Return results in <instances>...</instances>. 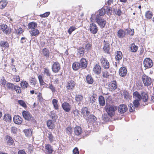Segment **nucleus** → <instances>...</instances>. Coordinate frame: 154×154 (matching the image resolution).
Returning <instances> with one entry per match:
<instances>
[{
	"mask_svg": "<svg viewBox=\"0 0 154 154\" xmlns=\"http://www.w3.org/2000/svg\"><path fill=\"white\" fill-rule=\"evenodd\" d=\"M77 28H76L75 27L71 26L69 28V29L68 30V32L69 34H71L72 32L75 30Z\"/></svg>",
	"mask_w": 154,
	"mask_h": 154,
	"instance_id": "47",
	"label": "nucleus"
},
{
	"mask_svg": "<svg viewBox=\"0 0 154 154\" xmlns=\"http://www.w3.org/2000/svg\"><path fill=\"white\" fill-rule=\"evenodd\" d=\"M96 97H95L94 96H93L89 98V100L90 101V103L91 104H93L94 103L96 100Z\"/></svg>",
	"mask_w": 154,
	"mask_h": 154,
	"instance_id": "50",
	"label": "nucleus"
},
{
	"mask_svg": "<svg viewBox=\"0 0 154 154\" xmlns=\"http://www.w3.org/2000/svg\"><path fill=\"white\" fill-rule=\"evenodd\" d=\"M0 45L1 46L5 48H7L8 47V43L7 42L2 41L0 42Z\"/></svg>",
	"mask_w": 154,
	"mask_h": 154,
	"instance_id": "45",
	"label": "nucleus"
},
{
	"mask_svg": "<svg viewBox=\"0 0 154 154\" xmlns=\"http://www.w3.org/2000/svg\"><path fill=\"white\" fill-rule=\"evenodd\" d=\"M101 64L102 66L106 69H108L109 67V63L105 58L102 57L100 59Z\"/></svg>",
	"mask_w": 154,
	"mask_h": 154,
	"instance_id": "5",
	"label": "nucleus"
},
{
	"mask_svg": "<svg viewBox=\"0 0 154 154\" xmlns=\"http://www.w3.org/2000/svg\"><path fill=\"white\" fill-rule=\"evenodd\" d=\"M152 15V12L150 11H147L145 13V16L146 17L147 19L151 18Z\"/></svg>",
	"mask_w": 154,
	"mask_h": 154,
	"instance_id": "42",
	"label": "nucleus"
},
{
	"mask_svg": "<svg viewBox=\"0 0 154 154\" xmlns=\"http://www.w3.org/2000/svg\"><path fill=\"white\" fill-rule=\"evenodd\" d=\"M15 85H13L12 83H8L7 84V87L11 89L12 90H13L14 88L15 87Z\"/></svg>",
	"mask_w": 154,
	"mask_h": 154,
	"instance_id": "55",
	"label": "nucleus"
},
{
	"mask_svg": "<svg viewBox=\"0 0 154 154\" xmlns=\"http://www.w3.org/2000/svg\"><path fill=\"white\" fill-rule=\"evenodd\" d=\"M23 116L24 119L28 121H32L33 120V117L30 113L28 111H23L22 112Z\"/></svg>",
	"mask_w": 154,
	"mask_h": 154,
	"instance_id": "10",
	"label": "nucleus"
},
{
	"mask_svg": "<svg viewBox=\"0 0 154 154\" xmlns=\"http://www.w3.org/2000/svg\"><path fill=\"white\" fill-rule=\"evenodd\" d=\"M61 106L64 111L66 112H69L71 110V106L67 102H64L63 103Z\"/></svg>",
	"mask_w": 154,
	"mask_h": 154,
	"instance_id": "11",
	"label": "nucleus"
},
{
	"mask_svg": "<svg viewBox=\"0 0 154 154\" xmlns=\"http://www.w3.org/2000/svg\"><path fill=\"white\" fill-rule=\"evenodd\" d=\"M18 103L21 106L24 107H26V105L25 102L23 100H19L18 101Z\"/></svg>",
	"mask_w": 154,
	"mask_h": 154,
	"instance_id": "56",
	"label": "nucleus"
},
{
	"mask_svg": "<svg viewBox=\"0 0 154 154\" xmlns=\"http://www.w3.org/2000/svg\"><path fill=\"white\" fill-rule=\"evenodd\" d=\"M50 13L49 12H46L43 14H40V16L41 17H48Z\"/></svg>",
	"mask_w": 154,
	"mask_h": 154,
	"instance_id": "60",
	"label": "nucleus"
},
{
	"mask_svg": "<svg viewBox=\"0 0 154 154\" xmlns=\"http://www.w3.org/2000/svg\"><path fill=\"white\" fill-rule=\"evenodd\" d=\"M133 97L135 99V100H139L141 99V96L137 91H135L134 92L133 94Z\"/></svg>",
	"mask_w": 154,
	"mask_h": 154,
	"instance_id": "27",
	"label": "nucleus"
},
{
	"mask_svg": "<svg viewBox=\"0 0 154 154\" xmlns=\"http://www.w3.org/2000/svg\"><path fill=\"white\" fill-rule=\"evenodd\" d=\"M141 99H142L143 101L144 102H146L147 101L148 99V96L147 94L144 92H141Z\"/></svg>",
	"mask_w": 154,
	"mask_h": 154,
	"instance_id": "26",
	"label": "nucleus"
},
{
	"mask_svg": "<svg viewBox=\"0 0 154 154\" xmlns=\"http://www.w3.org/2000/svg\"><path fill=\"white\" fill-rule=\"evenodd\" d=\"M48 138L50 141L51 142L53 141V136L52 134L51 133L48 134Z\"/></svg>",
	"mask_w": 154,
	"mask_h": 154,
	"instance_id": "59",
	"label": "nucleus"
},
{
	"mask_svg": "<svg viewBox=\"0 0 154 154\" xmlns=\"http://www.w3.org/2000/svg\"><path fill=\"white\" fill-rule=\"evenodd\" d=\"M86 80L89 84H92L94 82V80L91 75H88L86 77Z\"/></svg>",
	"mask_w": 154,
	"mask_h": 154,
	"instance_id": "31",
	"label": "nucleus"
},
{
	"mask_svg": "<svg viewBox=\"0 0 154 154\" xmlns=\"http://www.w3.org/2000/svg\"><path fill=\"white\" fill-rule=\"evenodd\" d=\"M47 125L48 128L50 129H52L54 127V125L52 122V121L51 120H48L47 122Z\"/></svg>",
	"mask_w": 154,
	"mask_h": 154,
	"instance_id": "32",
	"label": "nucleus"
},
{
	"mask_svg": "<svg viewBox=\"0 0 154 154\" xmlns=\"http://www.w3.org/2000/svg\"><path fill=\"white\" fill-rule=\"evenodd\" d=\"M127 70L125 67H122L119 69V75L121 76L124 77L127 74Z\"/></svg>",
	"mask_w": 154,
	"mask_h": 154,
	"instance_id": "18",
	"label": "nucleus"
},
{
	"mask_svg": "<svg viewBox=\"0 0 154 154\" xmlns=\"http://www.w3.org/2000/svg\"><path fill=\"white\" fill-rule=\"evenodd\" d=\"M74 131L75 135L78 136L81 134L82 133V130L81 127L79 126H76L74 128Z\"/></svg>",
	"mask_w": 154,
	"mask_h": 154,
	"instance_id": "19",
	"label": "nucleus"
},
{
	"mask_svg": "<svg viewBox=\"0 0 154 154\" xmlns=\"http://www.w3.org/2000/svg\"><path fill=\"white\" fill-rule=\"evenodd\" d=\"M0 29L3 33L7 35L10 34L11 32V29L5 24H2L0 26Z\"/></svg>",
	"mask_w": 154,
	"mask_h": 154,
	"instance_id": "7",
	"label": "nucleus"
},
{
	"mask_svg": "<svg viewBox=\"0 0 154 154\" xmlns=\"http://www.w3.org/2000/svg\"><path fill=\"white\" fill-rule=\"evenodd\" d=\"M72 68L74 70H78L80 68V63L78 62L74 63L72 65Z\"/></svg>",
	"mask_w": 154,
	"mask_h": 154,
	"instance_id": "33",
	"label": "nucleus"
},
{
	"mask_svg": "<svg viewBox=\"0 0 154 154\" xmlns=\"http://www.w3.org/2000/svg\"><path fill=\"white\" fill-rule=\"evenodd\" d=\"M94 72L97 74H99L101 71V68L100 66L96 65L95 66L93 69Z\"/></svg>",
	"mask_w": 154,
	"mask_h": 154,
	"instance_id": "22",
	"label": "nucleus"
},
{
	"mask_svg": "<svg viewBox=\"0 0 154 154\" xmlns=\"http://www.w3.org/2000/svg\"><path fill=\"white\" fill-rule=\"evenodd\" d=\"M102 76L104 78H108L109 74L108 72L106 70L103 71Z\"/></svg>",
	"mask_w": 154,
	"mask_h": 154,
	"instance_id": "49",
	"label": "nucleus"
},
{
	"mask_svg": "<svg viewBox=\"0 0 154 154\" xmlns=\"http://www.w3.org/2000/svg\"><path fill=\"white\" fill-rule=\"evenodd\" d=\"M38 99L40 102H42L43 100L42 94L40 93H39L38 95Z\"/></svg>",
	"mask_w": 154,
	"mask_h": 154,
	"instance_id": "61",
	"label": "nucleus"
},
{
	"mask_svg": "<svg viewBox=\"0 0 154 154\" xmlns=\"http://www.w3.org/2000/svg\"><path fill=\"white\" fill-rule=\"evenodd\" d=\"M29 81L30 83L33 85H35L36 83V81L35 79L32 78H30Z\"/></svg>",
	"mask_w": 154,
	"mask_h": 154,
	"instance_id": "57",
	"label": "nucleus"
},
{
	"mask_svg": "<svg viewBox=\"0 0 154 154\" xmlns=\"http://www.w3.org/2000/svg\"><path fill=\"white\" fill-rule=\"evenodd\" d=\"M125 35V32L122 29H119L117 32V35L120 38H123Z\"/></svg>",
	"mask_w": 154,
	"mask_h": 154,
	"instance_id": "24",
	"label": "nucleus"
},
{
	"mask_svg": "<svg viewBox=\"0 0 154 154\" xmlns=\"http://www.w3.org/2000/svg\"><path fill=\"white\" fill-rule=\"evenodd\" d=\"M103 119L105 121H107L109 119L108 115L106 114H104L103 116Z\"/></svg>",
	"mask_w": 154,
	"mask_h": 154,
	"instance_id": "64",
	"label": "nucleus"
},
{
	"mask_svg": "<svg viewBox=\"0 0 154 154\" xmlns=\"http://www.w3.org/2000/svg\"><path fill=\"white\" fill-rule=\"evenodd\" d=\"M99 101L100 106H104L105 104L104 97L102 96H100L99 97Z\"/></svg>",
	"mask_w": 154,
	"mask_h": 154,
	"instance_id": "34",
	"label": "nucleus"
},
{
	"mask_svg": "<svg viewBox=\"0 0 154 154\" xmlns=\"http://www.w3.org/2000/svg\"><path fill=\"white\" fill-rule=\"evenodd\" d=\"M6 140L8 143L9 145H12L14 143L12 138L10 136H6Z\"/></svg>",
	"mask_w": 154,
	"mask_h": 154,
	"instance_id": "40",
	"label": "nucleus"
},
{
	"mask_svg": "<svg viewBox=\"0 0 154 154\" xmlns=\"http://www.w3.org/2000/svg\"><path fill=\"white\" fill-rule=\"evenodd\" d=\"M105 109L108 115L112 117L114 115L115 111L117 110V108L116 106L109 105H106Z\"/></svg>",
	"mask_w": 154,
	"mask_h": 154,
	"instance_id": "1",
	"label": "nucleus"
},
{
	"mask_svg": "<svg viewBox=\"0 0 154 154\" xmlns=\"http://www.w3.org/2000/svg\"><path fill=\"white\" fill-rule=\"evenodd\" d=\"M137 100H135L133 101V104L131 103L128 105L129 110L130 112L134 111L135 110V107H138L140 105L139 101Z\"/></svg>",
	"mask_w": 154,
	"mask_h": 154,
	"instance_id": "2",
	"label": "nucleus"
},
{
	"mask_svg": "<svg viewBox=\"0 0 154 154\" xmlns=\"http://www.w3.org/2000/svg\"><path fill=\"white\" fill-rule=\"evenodd\" d=\"M13 120L14 123L18 125L20 124L22 122V118L18 115L15 116L13 118Z\"/></svg>",
	"mask_w": 154,
	"mask_h": 154,
	"instance_id": "16",
	"label": "nucleus"
},
{
	"mask_svg": "<svg viewBox=\"0 0 154 154\" xmlns=\"http://www.w3.org/2000/svg\"><path fill=\"white\" fill-rule=\"evenodd\" d=\"M131 51L133 52H136L138 49V47L134 43H133L130 45Z\"/></svg>",
	"mask_w": 154,
	"mask_h": 154,
	"instance_id": "29",
	"label": "nucleus"
},
{
	"mask_svg": "<svg viewBox=\"0 0 154 154\" xmlns=\"http://www.w3.org/2000/svg\"><path fill=\"white\" fill-rule=\"evenodd\" d=\"M14 89L17 93H20L21 92V88L18 86H15Z\"/></svg>",
	"mask_w": 154,
	"mask_h": 154,
	"instance_id": "54",
	"label": "nucleus"
},
{
	"mask_svg": "<svg viewBox=\"0 0 154 154\" xmlns=\"http://www.w3.org/2000/svg\"><path fill=\"white\" fill-rule=\"evenodd\" d=\"M97 22L100 26V27L103 28L105 26L106 22L105 20L99 16H97L96 17Z\"/></svg>",
	"mask_w": 154,
	"mask_h": 154,
	"instance_id": "9",
	"label": "nucleus"
},
{
	"mask_svg": "<svg viewBox=\"0 0 154 154\" xmlns=\"http://www.w3.org/2000/svg\"><path fill=\"white\" fill-rule=\"evenodd\" d=\"M38 79L39 82L40 84L41 85H45V83L44 81L42 79V77L41 75H39L38 77Z\"/></svg>",
	"mask_w": 154,
	"mask_h": 154,
	"instance_id": "48",
	"label": "nucleus"
},
{
	"mask_svg": "<svg viewBox=\"0 0 154 154\" xmlns=\"http://www.w3.org/2000/svg\"><path fill=\"white\" fill-rule=\"evenodd\" d=\"M128 110L127 106L124 104L120 105L119 106L118 111L121 114H123Z\"/></svg>",
	"mask_w": 154,
	"mask_h": 154,
	"instance_id": "14",
	"label": "nucleus"
},
{
	"mask_svg": "<svg viewBox=\"0 0 154 154\" xmlns=\"http://www.w3.org/2000/svg\"><path fill=\"white\" fill-rule=\"evenodd\" d=\"M106 13L105 9L102 8L99 11V14L100 16H103Z\"/></svg>",
	"mask_w": 154,
	"mask_h": 154,
	"instance_id": "53",
	"label": "nucleus"
},
{
	"mask_svg": "<svg viewBox=\"0 0 154 154\" xmlns=\"http://www.w3.org/2000/svg\"><path fill=\"white\" fill-rule=\"evenodd\" d=\"M14 79L16 82H18L20 81V77L18 75H14Z\"/></svg>",
	"mask_w": 154,
	"mask_h": 154,
	"instance_id": "63",
	"label": "nucleus"
},
{
	"mask_svg": "<svg viewBox=\"0 0 154 154\" xmlns=\"http://www.w3.org/2000/svg\"><path fill=\"white\" fill-rule=\"evenodd\" d=\"M29 29L32 30L35 28L37 26V24L34 22L29 23L28 25Z\"/></svg>",
	"mask_w": 154,
	"mask_h": 154,
	"instance_id": "23",
	"label": "nucleus"
},
{
	"mask_svg": "<svg viewBox=\"0 0 154 154\" xmlns=\"http://www.w3.org/2000/svg\"><path fill=\"white\" fill-rule=\"evenodd\" d=\"M104 46L103 48V50L105 52L108 53L110 49L109 45L108 42L104 41Z\"/></svg>",
	"mask_w": 154,
	"mask_h": 154,
	"instance_id": "20",
	"label": "nucleus"
},
{
	"mask_svg": "<svg viewBox=\"0 0 154 154\" xmlns=\"http://www.w3.org/2000/svg\"><path fill=\"white\" fill-rule=\"evenodd\" d=\"M108 87L110 91H112L115 90L117 88L116 81H113L111 82L109 84Z\"/></svg>",
	"mask_w": 154,
	"mask_h": 154,
	"instance_id": "15",
	"label": "nucleus"
},
{
	"mask_svg": "<svg viewBox=\"0 0 154 154\" xmlns=\"http://www.w3.org/2000/svg\"><path fill=\"white\" fill-rule=\"evenodd\" d=\"M58 101L55 99H53L52 101V103L54 107L56 110L59 109V106L58 105Z\"/></svg>",
	"mask_w": 154,
	"mask_h": 154,
	"instance_id": "30",
	"label": "nucleus"
},
{
	"mask_svg": "<svg viewBox=\"0 0 154 154\" xmlns=\"http://www.w3.org/2000/svg\"><path fill=\"white\" fill-rule=\"evenodd\" d=\"M23 132L27 137H30L32 134V131L30 129H25L23 130Z\"/></svg>",
	"mask_w": 154,
	"mask_h": 154,
	"instance_id": "35",
	"label": "nucleus"
},
{
	"mask_svg": "<svg viewBox=\"0 0 154 154\" xmlns=\"http://www.w3.org/2000/svg\"><path fill=\"white\" fill-rule=\"evenodd\" d=\"M122 57V54L120 51H117L116 53L115 59L116 60H120Z\"/></svg>",
	"mask_w": 154,
	"mask_h": 154,
	"instance_id": "25",
	"label": "nucleus"
},
{
	"mask_svg": "<svg viewBox=\"0 0 154 154\" xmlns=\"http://www.w3.org/2000/svg\"><path fill=\"white\" fill-rule=\"evenodd\" d=\"M44 73L47 76H50L51 75V73L49 70L48 69L46 68L45 69Z\"/></svg>",
	"mask_w": 154,
	"mask_h": 154,
	"instance_id": "58",
	"label": "nucleus"
},
{
	"mask_svg": "<svg viewBox=\"0 0 154 154\" xmlns=\"http://www.w3.org/2000/svg\"><path fill=\"white\" fill-rule=\"evenodd\" d=\"M52 69L53 72L55 73L58 72L61 69L60 66L58 62L54 63L52 66Z\"/></svg>",
	"mask_w": 154,
	"mask_h": 154,
	"instance_id": "8",
	"label": "nucleus"
},
{
	"mask_svg": "<svg viewBox=\"0 0 154 154\" xmlns=\"http://www.w3.org/2000/svg\"><path fill=\"white\" fill-rule=\"evenodd\" d=\"M29 32L32 36H36L39 33L38 30L35 28L32 30H29Z\"/></svg>",
	"mask_w": 154,
	"mask_h": 154,
	"instance_id": "28",
	"label": "nucleus"
},
{
	"mask_svg": "<svg viewBox=\"0 0 154 154\" xmlns=\"http://www.w3.org/2000/svg\"><path fill=\"white\" fill-rule=\"evenodd\" d=\"M89 119H91V122H94L96 121L97 118L93 115H90L86 119L88 120H89Z\"/></svg>",
	"mask_w": 154,
	"mask_h": 154,
	"instance_id": "41",
	"label": "nucleus"
},
{
	"mask_svg": "<svg viewBox=\"0 0 154 154\" xmlns=\"http://www.w3.org/2000/svg\"><path fill=\"white\" fill-rule=\"evenodd\" d=\"M66 132L68 134H71L72 133V128L70 127H68L66 128Z\"/></svg>",
	"mask_w": 154,
	"mask_h": 154,
	"instance_id": "62",
	"label": "nucleus"
},
{
	"mask_svg": "<svg viewBox=\"0 0 154 154\" xmlns=\"http://www.w3.org/2000/svg\"><path fill=\"white\" fill-rule=\"evenodd\" d=\"M90 30L93 34H96L97 33L98 29L96 25L94 23H92L90 25Z\"/></svg>",
	"mask_w": 154,
	"mask_h": 154,
	"instance_id": "13",
	"label": "nucleus"
},
{
	"mask_svg": "<svg viewBox=\"0 0 154 154\" xmlns=\"http://www.w3.org/2000/svg\"><path fill=\"white\" fill-rule=\"evenodd\" d=\"M8 2L5 0H2L0 2V9H2L6 6Z\"/></svg>",
	"mask_w": 154,
	"mask_h": 154,
	"instance_id": "36",
	"label": "nucleus"
},
{
	"mask_svg": "<svg viewBox=\"0 0 154 154\" xmlns=\"http://www.w3.org/2000/svg\"><path fill=\"white\" fill-rule=\"evenodd\" d=\"M143 65L145 69L152 67L153 63L152 60L149 58H146L143 61Z\"/></svg>",
	"mask_w": 154,
	"mask_h": 154,
	"instance_id": "4",
	"label": "nucleus"
},
{
	"mask_svg": "<svg viewBox=\"0 0 154 154\" xmlns=\"http://www.w3.org/2000/svg\"><path fill=\"white\" fill-rule=\"evenodd\" d=\"M75 85V82L72 80H69L67 81L66 86L67 90L72 91L73 90Z\"/></svg>",
	"mask_w": 154,
	"mask_h": 154,
	"instance_id": "6",
	"label": "nucleus"
},
{
	"mask_svg": "<svg viewBox=\"0 0 154 154\" xmlns=\"http://www.w3.org/2000/svg\"><path fill=\"white\" fill-rule=\"evenodd\" d=\"M81 114L85 118H87L90 115V112L88 111V109L86 107L82 108L81 110Z\"/></svg>",
	"mask_w": 154,
	"mask_h": 154,
	"instance_id": "12",
	"label": "nucleus"
},
{
	"mask_svg": "<svg viewBox=\"0 0 154 154\" xmlns=\"http://www.w3.org/2000/svg\"><path fill=\"white\" fill-rule=\"evenodd\" d=\"M48 88L51 90L53 94L56 91L55 87L51 83H49V87H48Z\"/></svg>",
	"mask_w": 154,
	"mask_h": 154,
	"instance_id": "46",
	"label": "nucleus"
},
{
	"mask_svg": "<svg viewBox=\"0 0 154 154\" xmlns=\"http://www.w3.org/2000/svg\"><path fill=\"white\" fill-rule=\"evenodd\" d=\"M85 49L86 50L88 51L90 50L92 48V44L90 43H88L86 44L85 47Z\"/></svg>",
	"mask_w": 154,
	"mask_h": 154,
	"instance_id": "52",
	"label": "nucleus"
},
{
	"mask_svg": "<svg viewBox=\"0 0 154 154\" xmlns=\"http://www.w3.org/2000/svg\"><path fill=\"white\" fill-rule=\"evenodd\" d=\"M23 32V29L21 28H20L17 29H16L14 31L15 33L17 34H20L22 33Z\"/></svg>",
	"mask_w": 154,
	"mask_h": 154,
	"instance_id": "51",
	"label": "nucleus"
},
{
	"mask_svg": "<svg viewBox=\"0 0 154 154\" xmlns=\"http://www.w3.org/2000/svg\"><path fill=\"white\" fill-rule=\"evenodd\" d=\"M21 86L22 88L25 89L29 85L28 83L26 81H22L20 83Z\"/></svg>",
	"mask_w": 154,
	"mask_h": 154,
	"instance_id": "43",
	"label": "nucleus"
},
{
	"mask_svg": "<svg viewBox=\"0 0 154 154\" xmlns=\"http://www.w3.org/2000/svg\"><path fill=\"white\" fill-rule=\"evenodd\" d=\"M11 117L9 114H5L4 117V120L7 122H10L11 121Z\"/></svg>",
	"mask_w": 154,
	"mask_h": 154,
	"instance_id": "37",
	"label": "nucleus"
},
{
	"mask_svg": "<svg viewBox=\"0 0 154 154\" xmlns=\"http://www.w3.org/2000/svg\"><path fill=\"white\" fill-rule=\"evenodd\" d=\"M53 151V148L50 145L48 144L45 145V151L46 153L48 154H51L52 153Z\"/></svg>",
	"mask_w": 154,
	"mask_h": 154,
	"instance_id": "17",
	"label": "nucleus"
},
{
	"mask_svg": "<svg viewBox=\"0 0 154 154\" xmlns=\"http://www.w3.org/2000/svg\"><path fill=\"white\" fill-rule=\"evenodd\" d=\"M79 63H80V66L81 68L84 69L87 67V63L86 60L85 59H81Z\"/></svg>",
	"mask_w": 154,
	"mask_h": 154,
	"instance_id": "21",
	"label": "nucleus"
},
{
	"mask_svg": "<svg viewBox=\"0 0 154 154\" xmlns=\"http://www.w3.org/2000/svg\"><path fill=\"white\" fill-rule=\"evenodd\" d=\"M123 95L124 98L126 99H129L131 98V96L128 92L126 91H123Z\"/></svg>",
	"mask_w": 154,
	"mask_h": 154,
	"instance_id": "44",
	"label": "nucleus"
},
{
	"mask_svg": "<svg viewBox=\"0 0 154 154\" xmlns=\"http://www.w3.org/2000/svg\"><path fill=\"white\" fill-rule=\"evenodd\" d=\"M83 99V97L82 95H76L75 97V100L77 102L80 103V102Z\"/></svg>",
	"mask_w": 154,
	"mask_h": 154,
	"instance_id": "39",
	"label": "nucleus"
},
{
	"mask_svg": "<svg viewBox=\"0 0 154 154\" xmlns=\"http://www.w3.org/2000/svg\"><path fill=\"white\" fill-rule=\"evenodd\" d=\"M142 80L145 86H148L150 85L151 84V79L145 75H143Z\"/></svg>",
	"mask_w": 154,
	"mask_h": 154,
	"instance_id": "3",
	"label": "nucleus"
},
{
	"mask_svg": "<svg viewBox=\"0 0 154 154\" xmlns=\"http://www.w3.org/2000/svg\"><path fill=\"white\" fill-rule=\"evenodd\" d=\"M42 52L43 55L46 57L48 58L49 57V52L48 49L44 48L42 50Z\"/></svg>",
	"mask_w": 154,
	"mask_h": 154,
	"instance_id": "38",
	"label": "nucleus"
}]
</instances>
